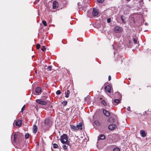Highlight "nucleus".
Segmentation results:
<instances>
[{"label": "nucleus", "instance_id": "412c9836", "mask_svg": "<svg viewBox=\"0 0 151 151\" xmlns=\"http://www.w3.org/2000/svg\"><path fill=\"white\" fill-rule=\"evenodd\" d=\"M109 120L110 122H114L115 119L113 117H110L109 118Z\"/></svg>", "mask_w": 151, "mask_h": 151}, {"label": "nucleus", "instance_id": "9b49d317", "mask_svg": "<svg viewBox=\"0 0 151 151\" xmlns=\"http://www.w3.org/2000/svg\"><path fill=\"white\" fill-rule=\"evenodd\" d=\"M116 127V126L114 124H111L108 126V129L110 130H112Z\"/></svg>", "mask_w": 151, "mask_h": 151}, {"label": "nucleus", "instance_id": "f3484780", "mask_svg": "<svg viewBox=\"0 0 151 151\" xmlns=\"http://www.w3.org/2000/svg\"><path fill=\"white\" fill-rule=\"evenodd\" d=\"M70 128L73 131H76V130H78V129L76 126L73 125H70Z\"/></svg>", "mask_w": 151, "mask_h": 151}, {"label": "nucleus", "instance_id": "1a4fd4ad", "mask_svg": "<svg viewBox=\"0 0 151 151\" xmlns=\"http://www.w3.org/2000/svg\"><path fill=\"white\" fill-rule=\"evenodd\" d=\"M22 124V121L21 120H18L16 121L15 125L16 126L19 127H20Z\"/></svg>", "mask_w": 151, "mask_h": 151}, {"label": "nucleus", "instance_id": "b1692460", "mask_svg": "<svg viewBox=\"0 0 151 151\" xmlns=\"http://www.w3.org/2000/svg\"><path fill=\"white\" fill-rule=\"evenodd\" d=\"M58 145L57 144L54 143L53 145V147L55 148H58Z\"/></svg>", "mask_w": 151, "mask_h": 151}, {"label": "nucleus", "instance_id": "dca6fc26", "mask_svg": "<svg viewBox=\"0 0 151 151\" xmlns=\"http://www.w3.org/2000/svg\"><path fill=\"white\" fill-rule=\"evenodd\" d=\"M33 132L34 133H36L37 131V127L36 125H35L33 127Z\"/></svg>", "mask_w": 151, "mask_h": 151}, {"label": "nucleus", "instance_id": "2eb2a0df", "mask_svg": "<svg viewBox=\"0 0 151 151\" xmlns=\"http://www.w3.org/2000/svg\"><path fill=\"white\" fill-rule=\"evenodd\" d=\"M140 133L141 136L142 137H145L146 136V134L145 131L143 130H141L140 131Z\"/></svg>", "mask_w": 151, "mask_h": 151}, {"label": "nucleus", "instance_id": "c9c22d12", "mask_svg": "<svg viewBox=\"0 0 151 151\" xmlns=\"http://www.w3.org/2000/svg\"><path fill=\"white\" fill-rule=\"evenodd\" d=\"M133 40H134V44H137V41L136 39L134 38Z\"/></svg>", "mask_w": 151, "mask_h": 151}, {"label": "nucleus", "instance_id": "aec40b11", "mask_svg": "<svg viewBox=\"0 0 151 151\" xmlns=\"http://www.w3.org/2000/svg\"><path fill=\"white\" fill-rule=\"evenodd\" d=\"M120 100L119 99H114V102H113V104H114V103H115L116 104H118L120 102Z\"/></svg>", "mask_w": 151, "mask_h": 151}, {"label": "nucleus", "instance_id": "a211bd4d", "mask_svg": "<svg viewBox=\"0 0 151 151\" xmlns=\"http://www.w3.org/2000/svg\"><path fill=\"white\" fill-rule=\"evenodd\" d=\"M18 137V135L17 134H14V140L13 141L14 143L16 142L17 138Z\"/></svg>", "mask_w": 151, "mask_h": 151}, {"label": "nucleus", "instance_id": "ddd939ff", "mask_svg": "<svg viewBox=\"0 0 151 151\" xmlns=\"http://www.w3.org/2000/svg\"><path fill=\"white\" fill-rule=\"evenodd\" d=\"M105 139V136L103 134H101L99 137H98V140H102L104 139Z\"/></svg>", "mask_w": 151, "mask_h": 151}, {"label": "nucleus", "instance_id": "c03bdc74", "mask_svg": "<svg viewBox=\"0 0 151 151\" xmlns=\"http://www.w3.org/2000/svg\"><path fill=\"white\" fill-rule=\"evenodd\" d=\"M122 61H123L122 60V59L121 60V63H122Z\"/></svg>", "mask_w": 151, "mask_h": 151}, {"label": "nucleus", "instance_id": "bb28decb", "mask_svg": "<svg viewBox=\"0 0 151 151\" xmlns=\"http://www.w3.org/2000/svg\"><path fill=\"white\" fill-rule=\"evenodd\" d=\"M120 149L118 147H116L114 149L113 151H119Z\"/></svg>", "mask_w": 151, "mask_h": 151}, {"label": "nucleus", "instance_id": "0eeeda50", "mask_svg": "<svg viewBox=\"0 0 151 151\" xmlns=\"http://www.w3.org/2000/svg\"><path fill=\"white\" fill-rule=\"evenodd\" d=\"M35 92L38 94H41L42 92V89L40 87H37L35 89Z\"/></svg>", "mask_w": 151, "mask_h": 151}, {"label": "nucleus", "instance_id": "2f4dec72", "mask_svg": "<svg viewBox=\"0 0 151 151\" xmlns=\"http://www.w3.org/2000/svg\"><path fill=\"white\" fill-rule=\"evenodd\" d=\"M46 48L45 46H42V48H41V50L43 51H44L45 50Z\"/></svg>", "mask_w": 151, "mask_h": 151}, {"label": "nucleus", "instance_id": "473e14b6", "mask_svg": "<svg viewBox=\"0 0 151 151\" xmlns=\"http://www.w3.org/2000/svg\"><path fill=\"white\" fill-rule=\"evenodd\" d=\"M104 0H97V1L99 3H102L104 1Z\"/></svg>", "mask_w": 151, "mask_h": 151}, {"label": "nucleus", "instance_id": "de8ad7c7", "mask_svg": "<svg viewBox=\"0 0 151 151\" xmlns=\"http://www.w3.org/2000/svg\"><path fill=\"white\" fill-rule=\"evenodd\" d=\"M12 135H13V134H12V136H11V137H12Z\"/></svg>", "mask_w": 151, "mask_h": 151}, {"label": "nucleus", "instance_id": "72a5a7b5", "mask_svg": "<svg viewBox=\"0 0 151 151\" xmlns=\"http://www.w3.org/2000/svg\"><path fill=\"white\" fill-rule=\"evenodd\" d=\"M52 69V67L50 66H49L47 68V70H50Z\"/></svg>", "mask_w": 151, "mask_h": 151}, {"label": "nucleus", "instance_id": "7c9ffc66", "mask_svg": "<svg viewBox=\"0 0 151 151\" xmlns=\"http://www.w3.org/2000/svg\"><path fill=\"white\" fill-rule=\"evenodd\" d=\"M61 93V91L60 90L57 91L56 92L57 95H59Z\"/></svg>", "mask_w": 151, "mask_h": 151}, {"label": "nucleus", "instance_id": "39448f33", "mask_svg": "<svg viewBox=\"0 0 151 151\" xmlns=\"http://www.w3.org/2000/svg\"><path fill=\"white\" fill-rule=\"evenodd\" d=\"M36 101L37 103L40 104L45 105L47 103V102L46 101L42 100L40 99H37Z\"/></svg>", "mask_w": 151, "mask_h": 151}, {"label": "nucleus", "instance_id": "393cba45", "mask_svg": "<svg viewBox=\"0 0 151 151\" xmlns=\"http://www.w3.org/2000/svg\"><path fill=\"white\" fill-rule=\"evenodd\" d=\"M121 19L122 20V22L124 23H125L126 22V21H125V20L123 18V16H121Z\"/></svg>", "mask_w": 151, "mask_h": 151}, {"label": "nucleus", "instance_id": "4c0bfd02", "mask_svg": "<svg viewBox=\"0 0 151 151\" xmlns=\"http://www.w3.org/2000/svg\"><path fill=\"white\" fill-rule=\"evenodd\" d=\"M111 19L110 18H108L107 19V22L108 23H109L111 22Z\"/></svg>", "mask_w": 151, "mask_h": 151}, {"label": "nucleus", "instance_id": "37998d69", "mask_svg": "<svg viewBox=\"0 0 151 151\" xmlns=\"http://www.w3.org/2000/svg\"><path fill=\"white\" fill-rule=\"evenodd\" d=\"M147 23H145V25H147Z\"/></svg>", "mask_w": 151, "mask_h": 151}, {"label": "nucleus", "instance_id": "f03ea898", "mask_svg": "<svg viewBox=\"0 0 151 151\" xmlns=\"http://www.w3.org/2000/svg\"><path fill=\"white\" fill-rule=\"evenodd\" d=\"M44 123L47 127H49L51 125V122L50 119L49 118L46 119L45 120Z\"/></svg>", "mask_w": 151, "mask_h": 151}, {"label": "nucleus", "instance_id": "e433bc0d", "mask_svg": "<svg viewBox=\"0 0 151 151\" xmlns=\"http://www.w3.org/2000/svg\"><path fill=\"white\" fill-rule=\"evenodd\" d=\"M24 107H25V105H24L23 107H22V109H21V112H22L23 111H24Z\"/></svg>", "mask_w": 151, "mask_h": 151}, {"label": "nucleus", "instance_id": "79ce46f5", "mask_svg": "<svg viewBox=\"0 0 151 151\" xmlns=\"http://www.w3.org/2000/svg\"><path fill=\"white\" fill-rule=\"evenodd\" d=\"M87 97H86L84 98V100L85 101H86L87 100Z\"/></svg>", "mask_w": 151, "mask_h": 151}, {"label": "nucleus", "instance_id": "58836bf2", "mask_svg": "<svg viewBox=\"0 0 151 151\" xmlns=\"http://www.w3.org/2000/svg\"><path fill=\"white\" fill-rule=\"evenodd\" d=\"M111 79V76H109L108 77V80L110 81Z\"/></svg>", "mask_w": 151, "mask_h": 151}, {"label": "nucleus", "instance_id": "c756f323", "mask_svg": "<svg viewBox=\"0 0 151 151\" xmlns=\"http://www.w3.org/2000/svg\"><path fill=\"white\" fill-rule=\"evenodd\" d=\"M94 123L96 125H97L99 126L100 125V124L97 121H95L94 122Z\"/></svg>", "mask_w": 151, "mask_h": 151}, {"label": "nucleus", "instance_id": "a18cd8bd", "mask_svg": "<svg viewBox=\"0 0 151 151\" xmlns=\"http://www.w3.org/2000/svg\"><path fill=\"white\" fill-rule=\"evenodd\" d=\"M130 0H126L127 1H129Z\"/></svg>", "mask_w": 151, "mask_h": 151}, {"label": "nucleus", "instance_id": "20e7f679", "mask_svg": "<svg viewBox=\"0 0 151 151\" xmlns=\"http://www.w3.org/2000/svg\"><path fill=\"white\" fill-rule=\"evenodd\" d=\"M63 144V145L62 147L64 150H67L69 146L70 147V142H67V143H65Z\"/></svg>", "mask_w": 151, "mask_h": 151}, {"label": "nucleus", "instance_id": "f8f14e48", "mask_svg": "<svg viewBox=\"0 0 151 151\" xmlns=\"http://www.w3.org/2000/svg\"><path fill=\"white\" fill-rule=\"evenodd\" d=\"M105 90L106 91L110 93L111 92L110 86H106L105 87Z\"/></svg>", "mask_w": 151, "mask_h": 151}, {"label": "nucleus", "instance_id": "423d86ee", "mask_svg": "<svg viewBox=\"0 0 151 151\" xmlns=\"http://www.w3.org/2000/svg\"><path fill=\"white\" fill-rule=\"evenodd\" d=\"M58 6V3L56 1H54L52 3V8L53 9L57 8Z\"/></svg>", "mask_w": 151, "mask_h": 151}, {"label": "nucleus", "instance_id": "ea45409f", "mask_svg": "<svg viewBox=\"0 0 151 151\" xmlns=\"http://www.w3.org/2000/svg\"><path fill=\"white\" fill-rule=\"evenodd\" d=\"M127 110H128V111H130V107L129 106H128L127 108Z\"/></svg>", "mask_w": 151, "mask_h": 151}, {"label": "nucleus", "instance_id": "7ed1b4c3", "mask_svg": "<svg viewBox=\"0 0 151 151\" xmlns=\"http://www.w3.org/2000/svg\"><path fill=\"white\" fill-rule=\"evenodd\" d=\"M123 30L122 28L119 26H116L114 28V31L116 33H120Z\"/></svg>", "mask_w": 151, "mask_h": 151}, {"label": "nucleus", "instance_id": "a19ab883", "mask_svg": "<svg viewBox=\"0 0 151 151\" xmlns=\"http://www.w3.org/2000/svg\"><path fill=\"white\" fill-rule=\"evenodd\" d=\"M81 3L80 2H78V5L79 6L80 4Z\"/></svg>", "mask_w": 151, "mask_h": 151}, {"label": "nucleus", "instance_id": "c85d7f7f", "mask_svg": "<svg viewBox=\"0 0 151 151\" xmlns=\"http://www.w3.org/2000/svg\"><path fill=\"white\" fill-rule=\"evenodd\" d=\"M42 23L44 26H46L47 25L46 22L45 21H42Z\"/></svg>", "mask_w": 151, "mask_h": 151}, {"label": "nucleus", "instance_id": "5701e85b", "mask_svg": "<svg viewBox=\"0 0 151 151\" xmlns=\"http://www.w3.org/2000/svg\"><path fill=\"white\" fill-rule=\"evenodd\" d=\"M101 103L104 106H106V102L104 100H103L101 101Z\"/></svg>", "mask_w": 151, "mask_h": 151}, {"label": "nucleus", "instance_id": "cd10ccee", "mask_svg": "<svg viewBox=\"0 0 151 151\" xmlns=\"http://www.w3.org/2000/svg\"><path fill=\"white\" fill-rule=\"evenodd\" d=\"M29 134L28 133H26L25 135V137L26 139H28L29 137Z\"/></svg>", "mask_w": 151, "mask_h": 151}, {"label": "nucleus", "instance_id": "f257e3e1", "mask_svg": "<svg viewBox=\"0 0 151 151\" xmlns=\"http://www.w3.org/2000/svg\"><path fill=\"white\" fill-rule=\"evenodd\" d=\"M68 137L65 134H63L60 136V140L61 142L63 143H67V142H70L68 141Z\"/></svg>", "mask_w": 151, "mask_h": 151}, {"label": "nucleus", "instance_id": "a878e982", "mask_svg": "<svg viewBox=\"0 0 151 151\" xmlns=\"http://www.w3.org/2000/svg\"><path fill=\"white\" fill-rule=\"evenodd\" d=\"M67 104V101H64L63 102L62 104L63 106L66 105Z\"/></svg>", "mask_w": 151, "mask_h": 151}, {"label": "nucleus", "instance_id": "6e6552de", "mask_svg": "<svg viewBox=\"0 0 151 151\" xmlns=\"http://www.w3.org/2000/svg\"><path fill=\"white\" fill-rule=\"evenodd\" d=\"M98 14V11L97 9L96 8H93V12L92 14L93 16H97Z\"/></svg>", "mask_w": 151, "mask_h": 151}, {"label": "nucleus", "instance_id": "6ab92c4d", "mask_svg": "<svg viewBox=\"0 0 151 151\" xmlns=\"http://www.w3.org/2000/svg\"><path fill=\"white\" fill-rule=\"evenodd\" d=\"M129 20L130 21V22H131V23H135V22L134 19L132 17H130L129 18Z\"/></svg>", "mask_w": 151, "mask_h": 151}, {"label": "nucleus", "instance_id": "4468645a", "mask_svg": "<svg viewBox=\"0 0 151 151\" xmlns=\"http://www.w3.org/2000/svg\"><path fill=\"white\" fill-rule=\"evenodd\" d=\"M77 127L78 129H82V124L81 122H80L77 125Z\"/></svg>", "mask_w": 151, "mask_h": 151}, {"label": "nucleus", "instance_id": "4be33fe9", "mask_svg": "<svg viewBox=\"0 0 151 151\" xmlns=\"http://www.w3.org/2000/svg\"><path fill=\"white\" fill-rule=\"evenodd\" d=\"M70 92L69 91V90H68L65 95V96L66 97L68 98L69 96Z\"/></svg>", "mask_w": 151, "mask_h": 151}, {"label": "nucleus", "instance_id": "49530a36", "mask_svg": "<svg viewBox=\"0 0 151 151\" xmlns=\"http://www.w3.org/2000/svg\"><path fill=\"white\" fill-rule=\"evenodd\" d=\"M112 46H113V47L114 49V45H112Z\"/></svg>", "mask_w": 151, "mask_h": 151}, {"label": "nucleus", "instance_id": "f704fd0d", "mask_svg": "<svg viewBox=\"0 0 151 151\" xmlns=\"http://www.w3.org/2000/svg\"><path fill=\"white\" fill-rule=\"evenodd\" d=\"M40 44H38L37 45L36 48H37V49H39L40 48Z\"/></svg>", "mask_w": 151, "mask_h": 151}, {"label": "nucleus", "instance_id": "9d476101", "mask_svg": "<svg viewBox=\"0 0 151 151\" xmlns=\"http://www.w3.org/2000/svg\"><path fill=\"white\" fill-rule=\"evenodd\" d=\"M103 112L105 115L107 117H109L110 115L109 112L104 109L103 110Z\"/></svg>", "mask_w": 151, "mask_h": 151}]
</instances>
